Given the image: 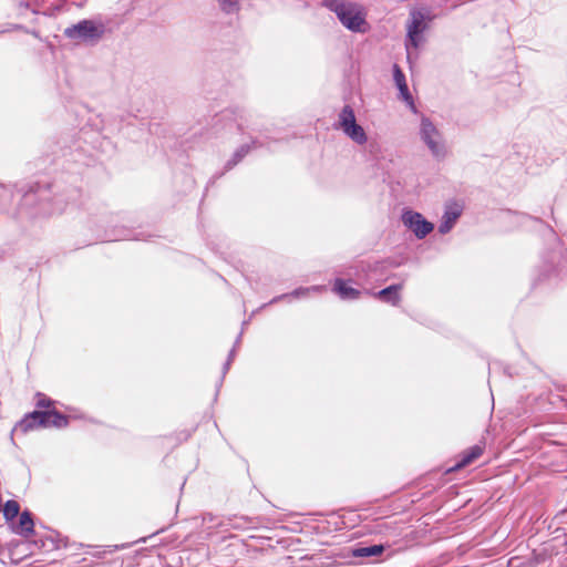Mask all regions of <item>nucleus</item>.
<instances>
[{
    "mask_svg": "<svg viewBox=\"0 0 567 567\" xmlns=\"http://www.w3.org/2000/svg\"><path fill=\"white\" fill-rule=\"evenodd\" d=\"M319 287H311V288H301L292 292V296L300 297L309 293L310 291H318Z\"/></svg>",
    "mask_w": 567,
    "mask_h": 567,
    "instance_id": "a211bd4d",
    "label": "nucleus"
},
{
    "mask_svg": "<svg viewBox=\"0 0 567 567\" xmlns=\"http://www.w3.org/2000/svg\"><path fill=\"white\" fill-rule=\"evenodd\" d=\"M419 135L433 157L437 159L446 157L447 145L443 134L427 116H421Z\"/></svg>",
    "mask_w": 567,
    "mask_h": 567,
    "instance_id": "7ed1b4c3",
    "label": "nucleus"
},
{
    "mask_svg": "<svg viewBox=\"0 0 567 567\" xmlns=\"http://www.w3.org/2000/svg\"><path fill=\"white\" fill-rule=\"evenodd\" d=\"M39 420L42 427H63L68 424V419L54 410L49 411H34L25 416V422L22 424L25 429L30 427L31 420Z\"/></svg>",
    "mask_w": 567,
    "mask_h": 567,
    "instance_id": "0eeeda50",
    "label": "nucleus"
},
{
    "mask_svg": "<svg viewBox=\"0 0 567 567\" xmlns=\"http://www.w3.org/2000/svg\"><path fill=\"white\" fill-rule=\"evenodd\" d=\"M18 533L29 536L33 533V520L28 512H23L20 515Z\"/></svg>",
    "mask_w": 567,
    "mask_h": 567,
    "instance_id": "4468645a",
    "label": "nucleus"
},
{
    "mask_svg": "<svg viewBox=\"0 0 567 567\" xmlns=\"http://www.w3.org/2000/svg\"><path fill=\"white\" fill-rule=\"evenodd\" d=\"M461 207L457 205L447 206L439 226V231L441 234H447L461 216Z\"/></svg>",
    "mask_w": 567,
    "mask_h": 567,
    "instance_id": "6e6552de",
    "label": "nucleus"
},
{
    "mask_svg": "<svg viewBox=\"0 0 567 567\" xmlns=\"http://www.w3.org/2000/svg\"><path fill=\"white\" fill-rule=\"evenodd\" d=\"M401 221L419 239L425 238L434 229V225L431 221L426 220L422 214L412 209H403Z\"/></svg>",
    "mask_w": 567,
    "mask_h": 567,
    "instance_id": "423d86ee",
    "label": "nucleus"
},
{
    "mask_svg": "<svg viewBox=\"0 0 567 567\" xmlns=\"http://www.w3.org/2000/svg\"><path fill=\"white\" fill-rule=\"evenodd\" d=\"M248 153V147L241 146L235 154V156L238 157V159L243 158Z\"/></svg>",
    "mask_w": 567,
    "mask_h": 567,
    "instance_id": "6ab92c4d",
    "label": "nucleus"
},
{
    "mask_svg": "<svg viewBox=\"0 0 567 567\" xmlns=\"http://www.w3.org/2000/svg\"><path fill=\"white\" fill-rule=\"evenodd\" d=\"M223 9L227 12L237 11L239 8L238 0H218Z\"/></svg>",
    "mask_w": 567,
    "mask_h": 567,
    "instance_id": "dca6fc26",
    "label": "nucleus"
},
{
    "mask_svg": "<svg viewBox=\"0 0 567 567\" xmlns=\"http://www.w3.org/2000/svg\"><path fill=\"white\" fill-rule=\"evenodd\" d=\"M324 6L333 11L343 27L350 31H368L367 13L360 4L344 0H324Z\"/></svg>",
    "mask_w": 567,
    "mask_h": 567,
    "instance_id": "f257e3e1",
    "label": "nucleus"
},
{
    "mask_svg": "<svg viewBox=\"0 0 567 567\" xmlns=\"http://www.w3.org/2000/svg\"><path fill=\"white\" fill-rule=\"evenodd\" d=\"M483 449L478 445L471 447L467 452L464 453L462 460L455 465L454 468H462L466 465L471 464L474 460L482 455Z\"/></svg>",
    "mask_w": 567,
    "mask_h": 567,
    "instance_id": "f8f14e48",
    "label": "nucleus"
},
{
    "mask_svg": "<svg viewBox=\"0 0 567 567\" xmlns=\"http://www.w3.org/2000/svg\"><path fill=\"white\" fill-rule=\"evenodd\" d=\"M401 289V286H390L381 291H379L375 296L386 302H390L392 305H396L400 300L399 291Z\"/></svg>",
    "mask_w": 567,
    "mask_h": 567,
    "instance_id": "9d476101",
    "label": "nucleus"
},
{
    "mask_svg": "<svg viewBox=\"0 0 567 567\" xmlns=\"http://www.w3.org/2000/svg\"><path fill=\"white\" fill-rule=\"evenodd\" d=\"M339 128L354 143L363 145L368 141V135L364 128L357 123L354 111L351 106L346 105L340 114L338 121Z\"/></svg>",
    "mask_w": 567,
    "mask_h": 567,
    "instance_id": "20e7f679",
    "label": "nucleus"
},
{
    "mask_svg": "<svg viewBox=\"0 0 567 567\" xmlns=\"http://www.w3.org/2000/svg\"><path fill=\"white\" fill-rule=\"evenodd\" d=\"M20 506L16 501H8L3 507V515L8 520L18 516Z\"/></svg>",
    "mask_w": 567,
    "mask_h": 567,
    "instance_id": "2eb2a0df",
    "label": "nucleus"
},
{
    "mask_svg": "<svg viewBox=\"0 0 567 567\" xmlns=\"http://www.w3.org/2000/svg\"><path fill=\"white\" fill-rule=\"evenodd\" d=\"M49 404H50V403H49V402H47L44 399H41V400H39V402H38V405H39V406H47V405H49Z\"/></svg>",
    "mask_w": 567,
    "mask_h": 567,
    "instance_id": "aec40b11",
    "label": "nucleus"
},
{
    "mask_svg": "<svg viewBox=\"0 0 567 567\" xmlns=\"http://www.w3.org/2000/svg\"><path fill=\"white\" fill-rule=\"evenodd\" d=\"M383 546L382 545H373V546H367V547H359L355 548L352 554L354 557H371V556H379L383 553Z\"/></svg>",
    "mask_w": 567,
    "mask_h": 567,
    "instance_id": "ddd939ff",
    "label": "nucleus"
},
{
    "mask_svg": "<svg viewBox=\"0 0 567 567\" xmlns=\"http://www.w3.org/2000/svg\"><path fill=\"white\" fill-rule=\"evenodd\" d=\"M333 291L344 300H352L357 299L360 295V291L358 289H354L353 287L349 286L346 281L342 279H337L334 281Z\"/></svg>",
    "mask_w": 567,
    "mask_h": 567,
    "instance_id": "1a4fd4ad",
    "label": "nucleus"
},
{
    "mask_svg": "<svg viewBox=\"0 0 567 567\" xmlns=\"http://www.w3.org/2000/svg\"><path fill=\"white\" fill-rule=\"evenodd\" d=\"M105 24L101 20H82L64 30V35L75 43L94 44L105 33Z\"/></svg>",
    "mask_w": 567,
    "mask_h": 567,
    "instance_id": "f03ea898",
    "label": "nucleus"
},
{
    "mask_svg": "<svg viewBox=\"0 0 567 567\" xmlns=\"http://www.w3.org/2000/svg\"><path fill=\"white\" fill-rule=\"evenodd\" d=\"M394 81L396 83V86L401 93V96L406 101L411 102V95L408 90V85L405 83V78L402 71L395 65L394 66Z\"/></svg>",
    "mask_w": 567,
    "mask_h": 567,
    "instance_id": "9b49d317",
    "label": "nucleus"
},
{
    "mask_svg": "<svg viewBox=\"0 0 567 567\" xmlns=\"http://www.w3.org/2000/svg\"><path fill=\"white\" fill-rule=\"evenodd\" d=\"M25 422V417L19 423L17 424V426L14 427V431H21L23 433H27L28 431L30 430H34L37 427H41L42 425L39 424V420H31L30 421V427L25 429L22 424Z\"/></svg>",
    "mask_w": 567,
    "mask_h": 567,
    "instance_id": "f3484780",
    "label": "nucleus"
},
{
    "mask_svg": "<svg viewBox=\"0 0 567 567\" xmlns=\"http://www.w3.org/2000/svg\"><path fill=\"white\" fill-rule=\"evenodd\" d=\"M426 27L424 14L419 11H413L408 24V40L405 44L409 59L411 56V50L417 49L423 43V32Z\"/></svg>",
    "mask_w": 567,
    "mask_h": 567,
    "instance_id": "39448f33",
    "label": "nucleus"
}]
</instances>
